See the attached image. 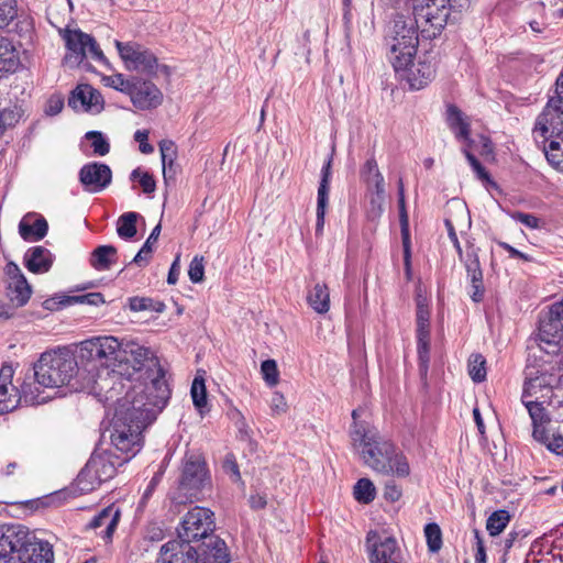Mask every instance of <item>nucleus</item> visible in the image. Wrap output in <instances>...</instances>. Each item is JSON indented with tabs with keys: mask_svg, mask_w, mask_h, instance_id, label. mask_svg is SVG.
Masks as SVG:
<instances>
[{
	"mask_svg": "<svg viewBox=\"0 0 563 563\" xmlns=\"http://www.w3.org/2000/svg\"><path fill=\"white\" fill-rule=\"evenodd\" d=\"M78 376L77 360L67 347L44 352L33 366V377L46 388L67 386L71 391L102 389L97 379L81 383Z\"/></svg>",
	"mask_w": 563,
	"mask_h": 563,
	"instance_id": "4",
	"label": "nucleus"
},
{
	"mask_svg": "<svg viewBox=\"0 0 563 563\" xmlns=\"http://www.w3.org/2000/svg\"><path fill=\"white\" fill-rule=\"evenodd\" d=\"M32 538L33 533L23 525L0 526V559L19 556Z\"/></svg>",
	"mask_w": 563,
	"mask_h": 563,
	"instance_id": "13",
	"label": "nucleus"
},
{
	"mask_svg": "<svg viewBox=\"0 0 563 563\" xmlns=\"http://www.w3.org/2000/svg\"><path fill=\"white\" fill-rule=\"evenodd\" d=\"M331 164L332 159L329 158L328 162L323 165L321 170V181L318 188V199H317V223H316V233L321 234L324 227V216L325 209L329 201V191H330V178H331Z\"/></svg>",
	"mask_w": 563,
	"mask_h": 563,
	"instance_id": "23",
	"label": "nucleus"
},
{
	"mask_svg": "<svg viewBox=\"0 0 563 563\" xmlns=\"http://www.w3.org/2000/svg\"><path fill=\"white\" fill-rule=\"evenodd\" d=\"M18 558L22 563H53L54 554L48 542L37 540L33 534L25 552L22 550Z\"/></svg>",
	"mask_w": 563,
	"mask_h": 563,
	"instance_id": "26",
	"label": "nucleus"
},
{
	"mask_svg": "<svg viewBox=\"0 0 563 563\" xmlns=\"http://www.w3.org/2000/svg\"><path fill=\"white\" fill-rule=\"evenodd\" d=\"M18 121V113L11 109L0 110V136L8 126L13 125Z\"/></svg>",
	"mask_w": 563,
	"mask_h": 563,
	"instance_id": "56",
	"label": "nucleus"
},
{
	"mask_svg": "<svg viewBox=\"0 0 563 563\" xmlns=\"http://www.w3.org/2000/svg\"><path fill=\"white\" fill-rule=\"evenodd\" d=\"M526 408L529 412V416L532 420L533 432L532 435L534 440H547L548 432L543 428V424L548 421L545 409L542 407L540 402L537 401H525Z\"/></svg>",
	"mask_w": 563,
	"mask_h": 563,
	"instance_id": "33",
	"label": "nucleus"
},
{
	"mask_svg": "<svg viewBox=\"0 0 563 563\" xmlns=\"http://www.w3.org/2000/svg\"><path fill=\"white\" fill-rule=\"evenodd\" d=\"M41 388H45L33 377V371L25 375V378L19 389L21 400L25 404L34 406L47 401L48 396H44Z\"/></svg>",
	"mask_w": 563,
	"mask_h": 563,
	"instance_id": "31",
	"label": "nucleus"
},
{
	"mask_svg": "<svg viewBox=\"0 0 563 563\" xmlns=\"http://www.w3.org/2000/svg\"><path fill=\"white\" fill-rule=\"evenodd\" d=\"M169 396L162 368L148 384L133 386L115 407L110 434L114 448L134 455L141 445L142 431L156 419Z\"/></svg>",
	"mask_w": 563,
	"mask_h": 563,
	"instance_id": "1",
	"label": "nucleus"
},
{
	"mask_svg": "<svg viewBox=\"0 0 563 563\" xmlns=\"http://www.w3.org/2000/svg\"><path fill=\"white\" fill-rule=\"evenodd\" d=\"M417 338H430V311L426 298L417 296Z\"/></svg>",
	"mask_w": 563,
	"mask_h": 563,
	"instance_id": "38",
	"label": "nucleus"
},
{
	"mask_svg": "<svg viewBox=\"0 0 563 563\" xmlns=\"http://www.w3.org/2000/svg\"><path fill=\"white\" fill-rule=\"evenodd\" d=\"M552 361L544 360L542 355L529 353L528 364L525 369L523 398L534 396L543 389H551L560 382V376L547 367Z\"/></svg>",
	"mask_w": 563,
	"mask_h": 563,
	"instance_id": "9",
	"label": "nucleus"
},
{
	"mask_svg": "<svg viewBox=\"0 0 563 563\" xmlns=\"http://www.w3.org/2000/svg\"><path fill=\"white\" fill-rule=\"evenodd\" d=\"M510 521L507 510H496L487 519L486 529L490 536H498Z\"/></svg>",
	"mask_w": 563,
	"mask_h": 563,
	"instance_id": "44",
	"label": "nucleus"
},
{
	"mask_svg": "<svg viewBox=\"0 0 563 563\" xmlns=\"http://www.w3.org/2000/svg\"><path fill=\"white\" fill-rule=\"evenodd\" d=\"M85 137L91 141L93 154L97 156H106L110 152V144L104 135L99 131H89Z\"/></svg>",
	"mask_w": 563,
	"mask_h": 563,
	"instance_id": "47",
	"label": "nucleus"
},
{
	"mask_svg": "<svg viewBox=\"0 0 563 563\" xmlns=\"http://www.w3.org/2000/svg\"><path fill=\"white\" fill-rule=\"evenodd\" d=\"M456 218H446L444 220V224L448 230L449 238L456 250L460 261L463 263L467 277L471 282L472 292L471 298L474 302H479L484 298L485 287L483 283V272L481 268V263L478 258V249L475 247L474 243L471 241L466 242L465 252L463 251L461 243L459 241L457 234L455 232L454 222H456L460 227H464L470 229L471 227V217L468 209L465 205L456 202Z\"/></svg>",
	"mask_w": 563,
	"mask_h": 563,
	"instance_id": "5",
	"label": "nucleus"
},
{
	"mask_svg": "<svg viewBox=\"0 0 563 563\" xmlns=\"http://www.w3.org/2000/svg\"><path fill=\"white\" fill-rule=\"evenodd\" d=\"M424 536L428 549L432 553H437L442 547V532L439 525L432 522L424 527Z\"/></svg>",
	"mask_w": 563,
	"mask_h": 563,
	"instance_id": "46",
	"label": "nucleus"
},
{
	"mask_svg": "<svg viewBox=\"0 0 563 563\" xmlns=\"http://www.w3.org/2000/svg\"><path fill=\"white\" fill-rule=\"evenodd\" d=\"M16 15L12 2H0V29L7 26Z\"/></svg>",
	"mask_w": 563,
	"mask_h": 563,
	"instance_id": "53",
	"label": "nucleus"
},
{
	"mask_svg": "<svg viewBox=\"0 0 563 563\" xmlns=\"http://www.w3.org/2000/svg\"><path fill=\"white\" fill-rule=\"evenodd\" d=\"M544 357V360H550L552 363L550 365H547V367L550 369V372H553L560 376V373L563 372V355H559V352L556 354H543L540 353Z\"/></svg>",
	"mask_w": 563,
	"mask_h": 563,
	"instance_id": "63",
	"label": "nucleus"
},
{
	"mask_svg": "<svg viewBox=\"0 0 563 563\" xmlns=\"http://www.w3.org/2000/svg\"><path fill=\"white\" fill-rule=\"evenodd\" d=\"M402 495L401 488L393 479H388L384 487V497L386 500L395 503L400 499Z\"/></svg>",
	"mask_w": 563,
	"mask_h": 563,
	"instance_id": "58",
	"label": "nucleus"
},
{
	"mask_svg": "<svg viewBox=\"0 0 563 563\" xmlns=\"http://www.w3.org/2000/svg\"><path fill=\"white\" fill-rule=\"evenodd\" d=\"M190 394L194 406L200 413H203L207 408V389L202 377H195Z\"/></svg>",
	"mask_w": 563,
	"mask_h": 563,
	"instance_id": "43",
	"label": "nucleus"
},
{
	"mask_svg": "<svg viewBox=\"0 0 563 563\" xmlns=\"http://www.w3.org/2000/svg\"><path fill=\"white\" fill-rule=\"evenodd\" d=\"M115 47L128 69L146 74L156 73L158 66L157 58L148 49L142 48V46L136 43H122L120 41H115Z\"/></svg>",
	"mask_w": 563,
	"mask_h": 563,
	"instance_id": "12",
	"label": "nucleus"
},
{
	"mask_svg": "<svg viewBox=\"0 0 563 563\" xmlns=\"http://www.w3.org/2000/svg\"><path fill=\"white\" fill-rule=\"evenodd\" d=\"M543 152L549 164L559 172H563V134L556 135V140H551L544 144Z\"/></svg>",
	"mask_w": 563,
	"mask_h": 563,
	"instance_id": "37",
	"label": "nucleus"
},
{
	"mask_svg": "<svg viewBox=\"0 0 563 563\" xmlns=\"http://www.w3.org/2000/svg\"><path fill=\"white\" fill-rule=\"evenodd\" d=\"M415 55L404 54L389 60L395 73L406 80L412 90L426 87L435 76L437 56L433 51H427L413 62Z\"/></svg>",
	"mask_w": 563,
	"mask_h": 563,
	"instance_id": "6",
	"label": "nucleus"
},
{
	"mask_svg": "<svg viewBox=\"0 0 563 563\" xmlns=\"http://www.w3.org/2000/svg\"><path fill=\"white\" fill-rule=\"evenodd\" d=\"M159 151L162 156V164L166 165L174 163L177 156V147L170 140H163L159 143Z\"/></svg>",
	"mask_w": 563,
	"mask_h": 563,
	"instance_id": "50",
	"label": "nucleus"
},
{
	"mask_svg": "<svg viewBox=\"0 0 563 563\" xmlns=\"http://www.w3.org/2000/svg\"><path fill=\"white\" fill-rule=\"evenodd\" d=\"M350 435L352 444L360 452L364 464L373 471L398 477H407L410 474L406 456L376 430L355 424Z\"/></svg>",
	"mask_w": 563,
	"mask_h": 563,
	"instance_id": "3",
	"label": "nucleus"
},
{
	"mask_svg": "<svg viewBox=\"0 0 563 563\" xmlns=\"http://www.w3.org/2000/svg\"><path fill=\"white\" fill-rule=\"evenodd\" d=\"M90 57L91 59L99 62V63H106L107 58L99 47L98 43L93 37L90 36L89 43H87V57Z\"/></svg>",
	"mask_w": 563,
	"mask_h": 563,
	"instance_id": "59",
	"label": "nucleus"
},
{
	"mask_svg": "<svg viewBox=\"0 0 563 563\" xmlns=\"http://www.w3.org/2000/svg\"><path fill=\"white\" fill-rule=\"evenodd\" d=\"M162 225L158 223L151 232L150 236L134 256L131 263H134L139 266L146 265L153 252V245L157 242L158 236L161 234Z\"/></svg>",
	"mask_w": 563,
	"mask_h": 563,
	"instance_id": "40",
	"label": "nucleus"
},
{
	"mask_svg": "<svg viewBox=\"0 0 563 563\" xmlns=\"http://www.w3.org/2000/svg\"><path fill=\"white\" fill-rule=\"evenodd\" d=\"M79 181L85 190L91 194L100 192L112 181V170L103 163L91 162L79 170Z\"/></svg>",
	"mask_w": 563,
	"mask_h": 563,
	"instance_id": "18",
	"label": "nucleus"
},
{
	"mask_svg": "<svg viewBox=\"0 0 563 563\" xmlns=\"http://www.w3.org/2000/svg\"><path fill=\"white\" fill-rule=\"evenodd\" d=\"M120 519V511L113 507H107L102 509L98 515H96L88 527L90 529H100V534L104 540H111L114 530L117 529L118 522Z\"/></svg>",
	"mask_w": 563,
	"mask_h": 563,
	"instance_id": "28",
	"label": "nucleus"
},
{
	"mask_svg": "<svg viewBox=\"0 0 563 563\" xmlns=\"http://www.w3.org/2000/svg\"><path fill=\"white\" fill-rule=\"evenodd\" d=\"M189 279L192 283H200L203 280L205 276V266H203V257L195 256L189 265L188 269Z\"/></svg>",
	"mask_w": 563,
	"mask_h": 563,
	"instance_id": "51",
	"label": "nucleus"
},
{
	"mask_svg": "<svg viewBox=\"0 0 563 563\" xmlns=\"http://www.w3.org/2000/svg\"><path fill=\"white\" fill-rule=\"evenodd\" d=\"M486 361L482 354H472L468 360V374L475 383L486 378Z\"/></svg>",
	"mask_w": 563,
	"mask_h": 563,
	"instance_id": "45",
	"label": "nucleus"
},
{
	"mask_svg": "<svg viewBox=\"0 0 563 563\" xmlns=\"http://www.w3.org/2000/svg\"><path fill=\"white\" fill-rule=\"evenodd\" d=\"M157 563H199V558L190 543L173 540L162 545Z\"/></svg>",
	"mask_w": 563,
	"mask_h": 563,
	"instance_id": "20",
	"label": "nucleus"
},
{
	"mask_svg": "<svg viewBox=\"0 0 563 563\" xmlns=\"http://www.w3.org/2000/svg\"><path fill=\"white\" fill-rule=\"evenodd\" d=\"M118 373L131 376L143 368L145 362L153 361V352L134 341H121Z\"/></svg>",
	"mask_w": 563,
	"mask_h": 563,
	"instance_id": "14",
	"label": "nucleus"
},
{
	"mask_svg": "<svg viewBox=\"0 0 563 563\" xmlns=\"http://www.w3.org/2000/svg\"><path fill=\"white\" fill-rule=\"evenodd\" d=\"M368 194H386L385 191V179L383 175H374L369 181L366 183Z\"/></svg>",
	"mask_w": 563,
	"mask_h": 563,
	"instance_id": "61",
	"label": "nucleus"
},
{
	"mask_svg": "<svg viewBox=\"0 0 563 563\" xmlns=\"http://www.w3.org/2000/svg\"><path fill=\"white\" fill-rule=\"evenodd\" d=\"M271 409L275 415L285 413L288 409L287 401L283 394L275 391L271 400Z\"/></svg>",
	"mask_w": 563,
	"mask_h": 563,
	"instance_id": "60",
	"label": "nucleus"
},
{
	"mask_svg": "<svg viewBox=\"0 0 563 563\" xmlns=\"http://www.w3.org/2000/svg\"><path fill=\"white\" fill-rule=\"evenodd\" d=\"M20 64L18 53L8 38H0V71H14Z\"/></svg>",
	"mask_w": 563,
	"mask_h": 563,
	"instance_id": "36",
	"label": "nucleus"
},
{
	"mask_svg": "<svg viewBox=\"0 0 563 563\" xmlns=\"http://www.w3.org/2000/svg\"><path fill=\"white\" fill-rule=\"evenodd\" d=\"M64 40L68 51L63 59L64 64L69 67L79 66L87 57V43L90 41V35L79 30H67Z\"/></svg>",
	"mask_w": 563,
	"mask_h": 563,
	"instance_id": "22",
	"label": "nucleus"
},
{
	"mask_svg": "<svg viewBox=\"0 0 563 563\" xmlns=\"http://www.w3.org/2000/svg\"><path fill=\"white\" fill-rule=\"evenodd\" d=\"M211 486V476L201 454L188 453L184 457L179 488L190 496Z\"/></svg>",
	"mask_w": 563,
	"mask_h": 563,
	"instance_id": "10",
	"label": "nucleus"
},
{
	"mask_svg": "<svg viewBox=\"0 0 563 563\" xmlns=\"http://www.w3.org/2000/svg\"><path fill=\"white\" fill-rule=\"evenodd\" d=\"M446 122L449 128L455 134V137L466 142H471V125L467 117L454 104L446 108Z\"/></svg>",
	"mask_w": 563,
	"mask_h": 563,
	"instance_id": "30",
	"label": "nucleus"
},
{
	"mask_svg": "<svg viewBox=\"0 0 563 563\" xmlns=\"http://www.w3.org/2000/svg\"><path fill=\"white\" fill-rule=\"evenodd\" d=\"M376 174L382 175V173L378 169L377 162L375 157L372 155L362 166L360 175L362 180L366 184L369 181L371 177H373Z\"/></svg>",
	"mask_w": 563,
	"mask_h": 563,
	"instance_id": "52",
	"label": "nucleus"
},
{
	"mask_svg": "<svg viewBox=\"0 0 563 563\" xmlns=\"http://www.w3.org/2000/svg\"><path fill=\"white\" fill-rule=\"evenodd\" d=\"M8 289L11 300L19 307L24 306L32 294L31 286L26 278L9 282Z\"/></svg>",
	"mask_w": 563,
	"mask_h": 563,
	"instance_id": "39",
	"label": "nucleus"
},
{
	"mask_svg": "<svg viewBox=\"0 0 563 563\" xmlns=\"http://www.w3.org/2000/svg\"><path fill=\"white\" fill-rule=\"evenodd\" d=\"M366 545L371 563H399L397 541L393 537L382 539L376 531H369Z\"/></svg>",
	"mask_w": 563,
	"mask_h": 563,
	"instance_id": "16",
	"label": "nucleus"
},
{
	"mask_svg": "<svg viewBox=\"0 0 563 563\" xmlns=\"http://www.w3.org/2000/svg\"><path fill=\"white\" fill-rule=\"evenodd\" d=\"M548 132L551 134H563V100L552 96L545 104L543 111L537 119L534 133H540L542 137Z\"/></svg>",
	"mask_w": 563,
	"mask_h": 563,
	"instance_id": "17",
	"label": "nucleus"
},
{
	"mask_svg": "<svg viewBox=\"0 0 563 563\" xmlns=\"http://www.w3.org/2000/svg\"><path fill=\"white\" fill-rule=\"evenodd\" d=\"M131 101L140 110L157 108L163 102L162 91L151 81H136L129 87Z\"/></svg>",
	"mask_w": 563,
	"mask_h": 563,
	"instance_id": "19",
	"label": "nucleus"
},
{
	"mask_svg": "<svg viewBox=\"0 0 563 563\" xmlns=\"http://www.w3.org/2000/svg\"><path fill=\"white\" fill-rule=\"evenodd\" d=\"M216 529L214 514L205 507L190 509L177 528V534L184 543L207 539Z\"/></svg>",
	"mask_w": 563,
	"mask_h": 563,
	"instance_id": "8",
	"label": "nucleus"
},
{
	"mask_svg": "<svg viewBox=\"0 0 563 563\" xmlns=\"http://www.w3.org/2000/svg\"><path fill=\"white\" fill-rule=\"evenodd\" d=\"M53 263L51 252L44 246H34L26 251L24 255L25 267L35 274H42L49 271Z\"/></svg>",
	"mask_w": 563,
	"mask_h": 563,
	"instance_id": "29",
	"label": "nucleus"
},
{
	"mask_svg": "<svg viewBox=\"0 0 563 563\" xmlns=\"http://www.w3.org/2000/svg\"><path fill=\"white\" fill-rule=\"evenodd\" d=\"M14 369L4 364L0 369V415L14 410L21 402L19 389L12 384Z\"/></svg>",
	"mask_w": 563,
	"mask_h": 563,
	"instance_id": "21",
	"label": "nucleus"
},
{
	"mask_svg": "<svg viewBox=\"0 0 563 563\" xmlns=\"http://www.w3.org/2000/svg\"><path fill=\"white\" fill-rule=\"evenodd\" d=\"M417 351L421 375H427L430 360V338H417Z\"/></svg>",
	"mask_w": 563,
	"mask_h": 563,
	"instance_id": "48",
	"label": "nucleus"
},
{
	"mask_svg": "<svg viewBox=\"0 0 563 563\" xmlns=\"http://www.w3.org/2000/svg\"><path fill=\"white\" fill-rule=\"evenodd\" d=\"M71 302L98 306L104 302L103 296L100 292H90L70 297Z\"/></svg>",
	"mask_w": 563,
	"mask_h": 563,
	"instance_id": "55",
	"label": "nucleus"
},
{
	"mask_svg": "<svg viewBox=\"0 0 563 563\" xmlns=\"http://www.w3.org/2000/svg\"><path fill=\"white\" fill-rule=\"evenodd\" d=\"M47 221L36 213L25 214L19 223V233L24 241H40L47 234Z\"/></svg>",
	"mask_w": 563,
	"mask_h": 563,
	"instance_id": "25",
	"label": "nucleus"
},
{
	"mask_svg": "<svg viewBox=\"0 0 563 563\" xmlns=\"http://www.w3.org/2000/svg\"><path fill=\"white\" fill-rule=\"evenodd\" d=\"M115 473L117 466L111 459V454L95 452L78 474L77 482L78 485H84L81 489H93L96 485L113 478Z\"/></svg>",
	"mask_w": 563,
	"mask_h": 563,
	"instance_id": "11",
	"label": "nucleus"
},
{
	"mask_svg": "<svg viewBox=\"0 0 563 563\" xmlns=\"http://www.w3.org/2000/svg\"><path fill=\"white\" fill-rule=\"evenodd\" d=\"M543 443L551 452L563 455V437L562 435H550L548 434L547 440H538Z\"/></svg>",
	"mask_w": 563,
	"mask_h": 563,
	"instance_id": "57",
	"label": "nucleus"
},
{
	"mask_svg": "<svg viewBox=\"0 0 563 563\" xmlns=\"http://www.w3.org/2000/svg\"><path fill=\"white\" fill-rule=\"evenodd\" d=\"M563 336V322L552 316L549 310L539 321L538 349L540 353L550 355L560 352Z\"/></svg>",
	"mask_w": 563,
	"mask_h": 563,
	"instance_id": "15",
	"label": "nucleus"
},
{
	"mask_svg": "<svg viewBox=\"0 0 563 563\" xmlns=\"http://www.w3.org/2000/svg\"><path fill=\"white\" fill-rule=\"evenodd\" d=\"M117 262V249L112 245H100L93 250L89 263L97 271H108Z\"/></svg>",
	"mask_w": 563,
	"mask_h": 563,
	"instance_id": "34",
	"label": "nucleus"
},
{
	"mask_svg": "<svg viewBox=\"0 0 563 563\" xmlns=\"http://www.w3.org/2000/svg\"><path fill=\"white\" fill-rule=\"evenodd\" d=\"M139 214L136 212H125L118 220L117 232L121 239H132L136 234V221Z\"/></svg>",
	"mask_w": 563,
	"mask_h": 563,
	"instance_id": "41",
	"label": "nucleus"
},
{
	"mask_svg": "<svg viewBox=\"0 0 563 563\" xmlns=\"http://www.w3.org/2000/svg\"><path fill=\"white\" fill-rule=\"evenodd\" d=\"M456 19V14L452 15L451 2H421L412 8L411 13H397L385 37L389 60L404 54L416 55L418 31L423 38L431 40L441 33L449 21Z\"/></svg>",
	"mask_w": 563,
	"mask_h": 563,
	"instance_id": "2",
	"label": "nucleus"
},
{
	"mask_svg": "<svg viewBox=\"0 0 563 563\" xmlns=\"http://www.w3.org/2000/svg\"><path fill=\"white\" fill-rule=\"evenodd\" d=\"M153 300L150 298L134 297L130 299L129 307L132 311H144L152 309Z\"/></svg>",
	"mask_w": 563,
	"mask_h": 563,
	"instance_id": "64",
	"label": "nucleus"
},
{
	"mask_svg": "<svg viewBox=\"0 0 563 563\" xmlns=\"http://www.w3.org/2000/svg\"><path fill=\"white\" fill-rule=\"evenodd\" d=\"M369 195H371L369 213L372 217H378V216H380V213L383 211V203L385 201L386 194H377V195L369 194Z\"/></svg>",
	"mask_w": 563,
	"mask_h": 563,
	"instance_id": "62",
	"label": "nucleus"
},
{
	"mask_svg": "<svg viewBox=\"0 0 563 563\" xmlns=\"http://www.w3.org/2000/svg\"><path fill=\"white\" fill-rule=\"evenodd\" d=\"M198 558L199 563H229L231 560L227 543L219 537H210Z\"/></svg>",
	"mask_w": 563,
	"mask_h": 563,
	"instance_id": "27",
	"label": "nucleus"
},
{
	"mask_svg": "<svg viewBox=\"0 0 563 563\" xmlns=\"http://www.w3.org/2000/svg\"><path fill=\"white\" fill-rule=\"evenodd\" d=\"M120 346L121 341L114 336L92 338L80 343L79 357L93 366H103L118 373Z\"/></svg>",
	"mask_w": 563,
	"mask_h": 563,
	"instance_id": "7",
	"label": "nucleus"
},
{
	"mask_svg": "<svg viewBox=\"0 0 563 563\" xmlns=\"http://www.w3.org/2000/svg\"><path fill=\"white\" fill-rule=\"evenodd\" d=\"M308 303L318 313H325L330 308V294L325 284H316L307 296Z\"/></svg>",
	"mask_w": 563,
	"mask_h": 563,
	"instance_id": "35",
	"label": "nucleus"
},
{
	"mask_svg": "<svg viewBox=\"0 0 563 563\" xmlns=\"http://www.w3.org/2000/svg\"><path fill=\"white\" fill-rule=\"evenodd\" d=\"M354 498L362 504H369L375 499L376 488L368 478H361L354 486Z\"/></svg>",
	"mask_w": 563,
	"mask_h": 563,
	"instance_id": "42",
	"label": "nucleus"
},
{
	"mask_svg": "<svg viewBox=\"0 0 563 563\" xmlns=\"http://www.w3.org/2000/svg\"><path fill=\"white\" fill-rule=\"evenodd\" d=\"M69 106H81L85 110L100 112L102 109L101 93L89 85H79L68 100Z\"/></svg>",
	"mask_w": 563,
	"mask_h": 563,
	"instance_id": "24",
	"label": "nucleus"
},
{
	"mask_svg": "<svg viewBox=\"0 0 563 563\" xmlns=\"http://www.w3.org/2000/svg\"><path fill=\"white\" fill-rule=\"evenodd\" d=\"M399 205L401 208V235H402V246H404V264L406 276L408 279L411 278V250H410V238L408 232V217L405 211V199H404V185L402 180H399Z\"/></svg>",
	"mask_w": 563,
	"mask_h": 563,
	"instance_id": "32",
	"label": "nucleus"
},
{
	"mask_svg": "<svg viewBox=\"0 0 563 563\" xmlns=\"http://www.w3.org/2000/svg\"><path fill=\"white\" fill-rule=\"evenodd\" d=\"M223 470L231 477V479L233 482L241 481L239 465H238L233 454H228L225 456L224 462H223Z\"/></svg>",
	"mask_w": 563,
	"mask_h": 563,
	"instance_id": "54",
	"label": "nucleus"
},
{
	"mask_svg": "<svg viewBox=\"0 0 563 563\" xmlns=\"http://www.w3.org/2000/svg\"><path fill=\"white\" fill-rule=\"evenodd\" d=\"M261 373L263 375V379L266 382L268 386H275L279 380V372L277 368V363L274 360H266L261 365Z\"/></svg>",
	"mask_w": 563,
	"mask_h": 563,
	"instance_id": "49",
	"label": "nucleus"
}]
</instances>
